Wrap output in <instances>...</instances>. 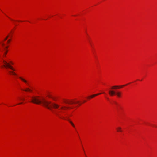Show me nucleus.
Returning <instances> with one entry per match:
<instances>
[{"instance_id": "f257e3e1", "label": "nucleus", "mask_w": 157, "mask_h": 157, "mask_svg": "<svg viewBox=\"0 0 157 157\" xmlns=\"http://www.w3.org/2000/svg\"><path fill=\"white\" fill-rule=\"evenodd\" d=\"M31 102L38 104H42L43 105L46 107L48 109L51 110L52 109H57L60 107V105L55 103H52L50 101H48L42 98L41 100L39 99V97H32Z\"/></svg>"}, {"instance_id": "f03ea898", "label": "nucleus", "mask_w": 157, "mask_h": 157, "mask_svg": "<svg viewBox=\"0 0 157 157\" xmlns=\"http://www.w3.org/2000/svg\"><path fill=\"white\" fill-rule=\"evenodd\" d=\"M3 63L4 64V67L6 68H10L14 71L15 70V69L10 65V64H13V63L12 61H10L9 63L5 60H3Z\"/></svg>"}, {"instance_id": "7ed1b4c3", "label": "nucleus", "mask_w": 157, "mask_h": 157, "mask_svg": "<svg viewBox=\"0 0 157 157\" xmlns=\"http://www.w3.org/2000/svg\"><path fill=\"white\" fill-rule=\"evenodd\" d=\"M109 93L111 96H113L115 94H116L118 97H120L121 94V93L120 92H115V91L113 90H109Z\"/></svg>"}, {"instance_id": "20e7f679", "label": "nucleus", "mask_w": 157, "mask_h": 157, "mask_svg": "<svg viewBox=\"0 0 157 157\" xmlns=\"http://www.w3.org/2000/svg\"><path fill=\"white\" fill-rule=\"evenodd\" d=\"M101 93H98L94 94H93V95H91L88 97V98H92L100 94H101Z\"/></svg>"}, {"instance_id": "39448f33", "label": "nucleus", "mask_w": 157, "mask_h": 157, "mask_svg": "<svg viewBox=\"0 0 157 157\" xmlns=\"http://www.w3.org/2000/svg\"><path fill=\"white\" fill-rule=\"evenodd\" d=\"M19 78L22 81H23V82H24L25 83H26L28 85H29L28 82L25 79L21 77H19Z\"/></svg>"}, {"instance_id": "423d86ee", "label": "nucleus", "mask_w": 157, "mask_h": 157, "mask_svg": "<svg viewBox=\"0 0 157 157\" xmlns=\"http://www.w3.org/2000/svg\"><path fill=\"white\" fill-rule=\"evenodd\" d=\"M125 86V85H122V86H117V85H115V86H113L112 87V89H113L116 88L117 87H124Z\"/></svg>"}, {"instance_id": "0eeeda50", "label": "nucleus", "mask_w": 157, "mask_h": 157, "mask_svg": "<svg viewBox=\"0 0 157 157\" xmlns=\"http://www.w3.org/2000/svg\"><path fill=\"white\" fill-rule=\"evenodd\" d=\"M57 115L59 116V117L61 119H67V117H64L61 116L60 115L57 114Z\"/></svg>"}, {"instance_id": "6e6552de", "label": "nucleus", "mask_w": 157, "mask_h": 157, "mask_svg": "<svg viewBox=\"0 0 157 157\" xmlns=\"http://www.w3.org/2000/svg\"><path fill=\"white\" fill-rule=\"evenodd\" d=\"M68 108V107L65 106H62L61 107L60 109L62 110H65L66 109Z\"/></svg>"}, {"instance_id": "1a4fd4ad", "label": "nucleus", "mask_w": 157, "mask_h": 157, "mask_svg": "<svg viewBox=\"0 0 157 157\" xmlns=\"http://www.w3.org/2000/svg\"><path fill=\"white\" fill-rule=\"evenodd\" d=\"M117 131L118 132H122L121 128L120 127H118L117 128Z\"/></svg>"}, {"instance_id": "9d476101", "label": "nucleus", "mask_w": 157, "mask_h": 157, "mask_svg": "<svg viewBox=\"0 0 157 157\" xmlns=\"http://www.w3.org/2000/svg\"><path fill=\"white\" fill-rule=\"evenodd\" d=\"M24 90L26 92L29 91L31 92L32 91V90L29 88H26Z\"/></svg>"}, {"instance_id": "9b49d317", "label": "nucleus", "mask_w": 157, "mask_h": 157, "mask_svg": "<svg viewBox=\"0 0 157 157\" xmlns=\"http://www.w3.org/2000/svg\"><path fill=\"white\" fill-rule=\"evenodd\" d=\"M9 72L12 75H17V74H16V73L13 71H9Z\"/></svg>"}, {"instance_id": "f8f14e48", "label": "nucleus", "mask_w": 157, "mask_h": 157, "mask_svg": "<svg viewBox=\"0 0 157 157\" xmlns=\"http://www.w3.org/2000/svg\"><path fill=\"white\" fill-rule=\"evenodd\" d=\"M78 103V101H77V102H76V103ZM66 103H68V104H74V103H75V102H72V101H71L70 102H66Z\"/></svg>"}, {"instance_id": "ddd939ff", "label": "nucleus", "mask_w": 157, "mask_h": 157, "mask_svg": "<svg viewBox=\"0 0 157 157\" xmlns=\"http://www.w3.org/2000/svg\"><path fill=\"white\" fill-rule=\"evenodd\" d=\"M69 122L70 123H71V124L72 125L73 127H75V125H74V124H73V123H72V122H71V121H69Z\"/></svg>"}, {"instance_id": "4468645a", "label": "nucleus", "mask_w": 157, "mask_h": 157, "mask_svg": "<svg viewBox=\"0 0 157 157\" xmlns=\"http://www.w3.org/2000/svg\"><path fill=\"white\" fill-rule=\"evenodd\" d=\"M7 50H6V51L4 53V55H5V56H6L7 54Z\"/></svg>"}, {"instance_id": "2eb2a0df", "label": "nucleus", "mask_w": 157, "mask_h": 157, "mask_svg": "<svg viewBox=\"0 0 157 157\" xmlns=\"http://www.w3.org/2000/svg\"><path fill=\"white\" fill-rule=\"evenodd\" d=\"M11 41V39H9L7 42V43H9Z\"/></svg>"}, {"instance_id": "dca6fc26", "label": "nucleus", "mask_w": 157, "mask_h": 157, "mask_svg": "<svg viewBox=\"0 0 157 157\" xmlns=\"http://www.w3.org/2000/svg\"><path fill=\"white\" fill-rule=\"evenodd\" d=\"M8 36H6V37L5 38L4 40H6L8 39Z\"/></svg>"}, {"instance_id": "f3484780", "label": "nucleus", "mask_w": 157, "mask_h": 157, "mask_svg": "<svg viewBox=\"0 0 157 157\" xmlns=\"http://www.w3.org/2000/svg\"><path fill=\"white\" fill-rule=\"evenodd\" d=\"M2 46H4V43H2Z\"/></svg>"}, {"instance_id": "a211bd4d", "label": "nucleus", "mask_w": 157, "mask_h": 157, "mask_svg": "<svg viewBox=\"0 0 157 157\" xmlns=\"http://www.w3.org/2000/svg\"><path fill=\"white\" fill-rule=\"evenodd\" d=\"M8 48V47L7 46L5 47V48L6 49H7Z\"/></svg>"}, {"instance_id": "6ab92c4d", "label": "nucleus", "mask_w": 157, "mask_h": 157, "mask_svg": "<svg viewBox=\"0 0 157 157\" xmlns=\"http://www.w3.org/2000/svg\"><path fill=\"white\" fill-rule=\"evenodd\" d=\"M22 103H20L19 104H22Z\"/></svg>"}, {"instance_id": "aec40b11", "label": "nucleus", "mask_w": 157, "mask_h": 157, "mask_svg": "<svg viewBox=\"0 0 157 157\" xmlns=\"http://www.w3.org/2000/svg\"><path fill=\"white\" fill-rule=\"evenodd\" d=\"M21 99L22 100H24V99Z\"/></svg>"}, {"instance_id": "412c9836", "label": "nucleus", "mask_w": 157, "mask_h": 157, "mask_svg": "<svg viewBox=\"0 0 157 157\" xmlns=\"http://www.w3.org/2000/svg\"><path fill=\"white\" fill-rule=\"evenodd\" d=\"M86 102V101H84V102Z\"/></svg>"}, {"instance_id": "4be33fe9", "label": "nucleus", "mask_w": 157, "mask_h": 157, "mask_svg": "<svg viewBox=\"0 0 157 157\" xmlns=\"http://www.w3.org/2000/svg\"><path fill=\"white\" fill-rule=\"evenodd\" d=\"M50 98H51L50 96H49Z\"/></svg>"}]
</instances>
